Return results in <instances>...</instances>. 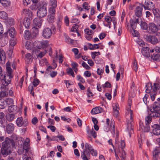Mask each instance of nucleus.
<instances>
[{"label":"nucleus","mask_w":160,"mask_h":160,"mask_svg":"<svg viewBox=\"0 0 160 160\" xmlns=\"http://www.w3.org/2000/svg\"><path fill=\"white\" fill-rule=\"evenodd\" d=\"M6 66L8 74L6 75L4 73L2 75V78L0 79L2 85L5 86H8L10 83L11 79L13 77L12 74V70L10 67V63L8 62Z\"/></svg>","instance_id":"1"},{"label":"nucleus","mask_w":160,"mask_h":160,"mask_svg":"<svg viewBox=\"0 0 160 160\" xmlns=\"http://www.w3.org/2000/svg\"><path fill=\"white\" fill-rule=\"evenodd\" d=\"M38 5L40 8H39L37 12V15L40 18H43L47 14V3L44 1H41L39 2Z\"/></svg>","instance_id":"2"},{"label":"nucleus","mask_w":160,"mask_h":160,"mask_svg":"<svg viewBox=\"0 0 160 160\" xmlns=\"http://www.w3.org/2000/svg\"><path fill=\"white\" fill-rule=\"evenodd\" d=\"M14 142L12 139H10L8 138H6L5 140L2 143V147L10 148V147L12 146V147L15 146Z\"/></svg>","instance_id":"3"},{"label":"nucleus","mask_w":160,"mask_h":160,"mask_svg":"<svg viewBox=\"0 0 160 160\" xmlns=\"http://www.w3.org/2000/svg\"><path fill=\"white\" fill-rule=\"evenodd\" d=\"M146 87H147L146 90V92L147 93H149L150 92H156L159 88V84L157 83H154L153 87H152L151 83H148L146 86Z\"/></svg>","instance_id":"4"},{"label":"nucleus","mask_w":160,"mask_h":160,"mask_svg":"<svg viewBox=\"0 0 160 160\" xmlns=\"http://www.w3.org/2000/svg\"><path fill=\"white\" fill-rule=\"evenodd\" d=\"M29 139L27 138L26 141H25L23 144V147L22 150H19L18 153L19 154H21L24 152L25 153H28L29 150H30V148L29 143Z\"/></svg>","instance_id":"5"},{"label":"nucleus","mask_w":160,"mask_h":160,"mask_svg":"<svg viewBox=\"0 0 160 160\" xmlns=\"http://www.w3.org/2000/svg\"><path fill=\"white\" fill-rule=\"evenodd\" d=\"M148 32L151 34H154L158 31V25L156 26L154 23L151 22L148 25Z\"/></svg>","instance_id":"6"},{"label":"nucleus","mask_w":160,"mask_h":160,"mask_svg":"<svg viewBox=\"0 0 160 160\" xmlns=\"http://www.w3.org/2000/svg\"><path fill=\"white\" fill-rule=\"evenodd\" d=\"M144 38L147 41L152 44H156L158 42V39L154 36L144 35Z\"/></svg>","instance_id":"7"},{"label":"nucleus","mask_w":160,"mask_h":160,"mask_svg":"<svg viewBox=\"0 0 160 160\" xmlns=\"http://www.w3.org/2000/svg\"><path fill=\"white\" fill-rule=\"evenodd\" d=\"M85 149H84L82 152V154L81 155V157L83 160H89V159L87 158L86 157V155L85 154V152H87V150H88L89 152L91 151L93 149L91 146L88 143H86L85 145Z\"/></svg>","instance_id":"8"},{"label":"nucleus","mask_w":160,"mask_h":160,"mask_svg":"<svg viewBox=\"0 0 160 160\" xmlns=\"http://www.w3.org/2000/svg\"><path fill=\"white\" fill-rule=\"evenodd\" d=\"M152 120L151 118L149 116H147L145 118V121L146 122L145 126L142 128V129L144 132H148L149 130V127L148 124L150 123Z\"/></svg>","instance_id":"9"},{"label":"nucleus","mask_w":160,"mask_h":160,"mask_svg":"<svg viewBox=\"0 0 160 160\" xmlns=\"http://www.w3.org/2000/svg\"><path fill=\"white\" fill-rule=\"evenodd\" d=\"M4 34L5 36H7L8 38L9 36H10L11 38H13L16 35V32L13 28H11Z\"/></svg>","instance_id":"10"},{"label":"nucleus","mask_w":160,"mask_h":160,"mask_svg":"<svg viewBox=\"0 0 160 160\" xmlns=\"http://www.w3.org/2000/svg\"><path fill=\"white\" fill-rule=\"evenodd\" d=\"M142 7H143L145 9L152 10L154 8V4L151 1H147L145 2V5H142Z\"/></svg>","instance_id":"11"},{"label":"nucleus","mask_w":160,"mask_h":160,"mask_svg":"<svg viewBox=\"0 0 160 160\" xmlns=\"http://www.w3.org/2000/svg\"><path fill=\"white\" fill-rule=\"evenodd\" d=\"M52 35L51 30L49 28H45L43 31L42 36L44 38H50Z\"/></svg>","instance_id":"12"},{"label":"nucleus","mask_w":160,"mask_h":160,"mask_svg":"<svg viewBox=\"0 0 160 160\" xmlns=\"http://www.w3.org/2000/svg\"><path fill=\"white\" fill-rule=\"evenodd\" d=\"M9 38L7 36H5V34L0 38V46L3 47L6 45L8 42Z\"/></svg>","instance_id":"13"},{"label":"nucleus","mask_w":160,"mask_h":160,"mask_svg":"<svg viewBox=\"0 0 160 160\" xmlns=\"http://www.w3.org/2000/svg\"><path fill=\"white\" fill-rule=\"evenodd\" d=\"M141 6H137L134 10L135 15L138 18L142 16V11L143 7H142V4H140Z\"/></svg>","instance_id":"14"},{"label":"nucleus","mask_w":160,"mask_h":160,"mask_svg":"<svg viewBox=\"0 0 160 160\" xmlns=\"http://www.w3.org/2000/svg\"><path fill=\"white\" fill-rule=\"evenodd\" d=\"M42 19L40 18H35L33 21V26L34 27L39 28L42 25Z\"/></svg>","instance_id":"15"},{"label":"nucleus","mask_w":160,"mask_h":160,"mask_svg":"<svg viewBox=\"0 0 160 160\" xmlns=\"http://www.w3.org/2000/svg\"><path fill=\"white\" fill-rule=\"evenodd\" d=\"M1 152L2 156L5 157L10 154L11 150L10 148H6L2 147L1 150Z\"/></svg>","instance_id":"16"},{"label":"nucleus","mask_w":160,"mask_h":160,"mask_svg":"<svg viewBox=\"0 0 160 160\" xmlns=\"http://www.w3.org/2000/svg\"><path fill=\"white\" fill-rule=\"evenodd\" d=\"M151 112V113L150 114L149 116L151 118H153L154 119H157L158 118H160V111H152V109L150 110Z\"/></svg>","instance_id":"17"},{"label":"nucleus","mask_w":160,"mask_h":160,"mask_svg":"<svg viewBox=\"0 0 160 160\" xmlns=\"http://www.w3.org/2000/svg\"><path fill=\"white\" fill-rule=\"evenodd\" d=\"M16 123L18 127L23 126L25 127L27 124V122L25 121H23L22 117L18 118H17Z\"/></svg>","instance_id":"18"},{"label":"nucleus","mask_w":160,"mask_h":160,"mask_svg":"<svg viewBox=\"0 0 160 160\" xmlns=\"http://www.w3.org/2000/svg\"><path fill=\"white\" fill-rule=\"evenodd\" d=\"M139 20V18H136L135 19H131L130 23V26L132 29H135L137 27V23H138V21Z\"/></svg>","instance_id":"19"},{"label":"nucleus","mask_w":160,"mask_h":160,"mask_svg":"<svg viewBox=\"0 0 160 160\" xmlns=\"http://www.w3.org/2000/svg\"><path fill=\"white\" fill-rule=\"evenodd\" d=\"M6 60L5 54L3 50L0 48V63L2 64L5 63Z\"/></svg>","instance_id":"20"},{"label":"nucleus","mask_w":160,"mask_h":160,"mask_svg":"<svg viewBox=\"0 0 160 160\" xmlns=\"http://www.w3.org/2000/svg\"><path fill=\"white\" fill-rule=\"evenodd\" d=\"M6 126V131L8 134L12 133L14 129V125L10 123L7 124Z\"/></svg>","instance_id":"21"},{"label":"nucleus","mask_w":160,"mask_h":160,"mask_svg":"<svg viewBox=\"0 0 160 160\" xmlns=\"http://www.w3.org/2000/svg\"><path fill=\"white\" fill-rule=\"evenodd\" d=\"M142 54L145 57H150L149 48L148 47H143L142 50Z\"/></svg>","instance_id":"22"},{"label":"nucleus","mask_w":160,"mask_h":160,"mask_svg":"<svg viewBox=\"0 0 160 160\" xmlns=\"http://www.w3.org/2000/svg\"><path fill=\"white\" fill-rule=\"evenodd\" d=\"M159 125L157 124L153 125L152 127L154 128L152 130V132L153 134L156 135H159L160 134V128Z\"/></svg>","instance_id":"23"},{"label":"nucleus","mask_w":160,"mask_h":160,"mask_svg":"<svg viewBox=\"0 0 160 160\" xmlns=\"http://www.w3.org/2000/svg\"><path fill=\"white\" fill-rule=\"evenodd\" d=\"M102 109L100 107H97L93 108L91 111V113L92 114H96L102 112Z\"/></svg>","instance_id":"24"},{"label":"nucleus","mask_w":160,"mask_h":160,"mask_svg":"<svg viewBox=\"0 0 160 160\" xmlns=\"http://www.w3.org/2000/svg\"><path fill=\"white\" fill-rule=\"evenodd\" d=\"M127 129L130 134V136L131 137V134L133 132V128L131 122H128Z\"/></svg>","instance_id":"25"},{"label":"nucleus","mask_w":160,"mask_h":160,"mask_svg":"<svg viewBox=\"0 0 160 160\" xmlns=\"http://www.w3.org/2000/svg\"><path fill=\"white\" fill-rule=\"evenodd\" d=\"M160 111V103L155 102L153 105V108L152 111Z\"/></svg>","instance_id":"26"},{"label":"nucleus","mask_w":160,"mask_h":160,"mask_svg":"<svg viewBox=\"0 0 160 160\" xmlns=\"http://www.w3.org/2000/svg\"><path fill=\"white\" fill-rule=\"evenodd\" d=\"M32 57L30 53H27L25 55V60L27 64H30L32 61Z\"/></svg>","instance_id":"27"},{"label":"nucleus","mask_w":160,"mask_h":160,"mask_svg":"<svg viewBox=\"0 0 160 160\" xmlns=\"http://www.w3.org/2000/svg\"><path fill=\"white\" fill-rule=\"evenodd\" d=\"M119 149V155L121 158V160H125L126 157V153L125 151L123 149H121V150Z\"/></svg>","instance_id":"28"},{"label":"nucleus","mask_w":160,"mask_h":160,"mask_svg":"<svg viewBox=\"0 0 160 160\" xmlns=\"http://www.w3.org/2000/svg\"><path fill=\"white\" fill-rule=\"evenodd\" d=\"M23 24L26 28H28L30 25V19L28 18H24L23 20Z\"/></svg>","instance_id":"29"},{"label":"nucleus","mask_w":160,"mask_h":160,"mask_svg":"<svg viewBox=\"0 0 160 160\" xmlns=\"http://www.w3.org/2000/svg\"><path fill=\"white\" fill-rule=\"evenodd\" d=\"M8 111L10 112L15 113L18 111L17 106L16 105H11L9 107Z\"/></svg>","instance_id":"30"},{"label":"nucleus","mask_w":160,"mask_h":160,"mask_svg":"<svg viewBox=\"0 0 160 160\" xmlns=\"http://www.w3.org/2000/svg\"><path fill=\"white\" fill-rule=\"evenodd\" d=\"M7 105V103L6 100L0 99V108L3 109L5 108Z\"/></svg>","instance_id":"31"},{"label":"nucleus","mask_w":160,"mask_h":160,"mask_svg":"<svg viewBox=\"0 0 160 160\" xmlns=\"http://www.w3.org/2000/svg\"><path fill=\"white\" fill-rule=\"evenodd\" d=\"M99 44H92L91 43H89V49L91 50H93L96 49H98L99 48Z\"/></svg>","instance_id":"32"},{"label":"nucleus","mask_w":160,"mask_h":160,"mask_svg":"<svg viewBox=\"0 0 160 160\" xmlns=\"http://www.w3.org/2000/svg\"><path fill=\"white\" fill-rule=\"evenodd\" d=\"M8 18V14L5 12H0V18L3 19H6Z\"/></svg>","instance_id":"33"},{"label":"nucleus","mask_w":160,"mask_h":160,"mask_svg":"<svg viewBox=\"0 0 160 160\" xmlns=\"http://www.w3.org/2000/svg\"><path fill=\"white\" fill-rule=\"evenodd\" d=\"M55 17L53 14H50L48 16V20L50 23H52L54 22Z\"/></svg>","instance_id":"34"},{"label":"nucleus","mask_w":160,"mask_h":160,"mask_svg":"<svg viewBox=\"0 0 160 160\" xmlns=\"http://www.w3.org/2000/svg\"><path fill=\"white\" fill-rule=\"evenodd\" d=\"M7 121L4 118L0 119V126L3 128H5L7 124Z\"/></svg>","instance_id":"35"},{"label":"nucleus","mask_w":160,"mask_h":160,"mask_svg":"<svg viewBox=\"0 0 160 160\" xmlns=\"http://www.w3.org/2000/svg\"><path fill=\"white\" fill-rule=\"evenodd\" d=\"M0 2L4 7H8L10 3V2L7 0H0Z\"/></svg>","instance_id":"36"},{"label":"nucleus","mask_w":160,"mask_h":160,"mask_svg":"<svg viewBox=\"0 0 160 160\" xmlns=\"http://www.w3.org/2000/svg\"><path fill=\"white\" fill-rule=\"evenodd\" d=\"M140 25L141 28L144 30H148V25L147 23L141 21Z\"/></svg>","instance_id":"37"},{"label":"nucleus","mask_w":160,"mask_h":160,"mask_svg":"<svg viewBox=\"0 0 160 160\" xmlns=\"http://www.w3.org/2000/svg\"><path fill=\"white\" fill-rule=\"evenodd\" d=\"M160 153V149L156 148L153 152V157H158V154Z\"/></svg>","instance_id":"38"},{"label":"nucleus","mask_w":160,"mask_h":160,"mask_svg":"<svg viewBox=\"0 0 160 160\" xmlns=\"http://www.w3.org/2000/svg\"><path fill=\"white\" fill-rule=\"evenodd\" d=\"M16 39L14 38H11L10 40V47H13L16 45Z\"/></svg>","instance_id":"39"},{"label":"nucleus","mask_w":160,"mask_h":160,"mask_svg":"<svg viewBox=\"0 0 160 160\" xmlns=\"http://www.w3.org/2000/svg\"><path fill=\"white\" fill-rule=\"evenodd\" d=\"M31 33L28 30H26L24 34V37L26 39H29L30 37Z\"/></svg>","instance_id":"40"},{"label":"nucleus","mask_w":160,"mask_h":160,"mask_svg":"<svg viewBox=\"0 0 160 160\" xmlns=\"http://www.w3.org/2000/svg\"><path fill=\"white\" fill-rule=\"evenodd\" d=\"M7 119L9 121H12L15 117V114H10L7 115Z\"/></svg>","instance_id":"41"},{"label":"nucleus","mask_w":160,"mask_h":160,"mask_svg":"<svg viewBox=\"0 0 160 160\" xmlns=\"http://www.w3.org/2000/svg\"><path fill=\"white\" fill-rule=\"evenodd\" d=\"M25 47L28 50H31L32 48V43L29 41L26 42L25 43Z\"/></svg>","instance_id":"42"},{"label":"nucleus","mask_w":160,"mask_h":160,"mask_svg":"<svg viewBox=\"0 0 160 160\" xmlns=\"http://www.w3.org/2000/svg\"><path fill=\"white\" fill-rule=\"evenodd\" d=\"M48 42L47 41H42L40 42L41 47L43 48L47 47L48 46Z\"/></svg>","instance_id":"43"},{"label":"nucleus","mask_w":160,"mask_h":160,"mask_svg":"<svg viewBox=\"0 0 160 160\" xmlns=\"http://www.w3.org/2000/svg\"><path fill=\"white\" fill-rule=\"evenodd\" d=\"M32 33L33 35L35 36L39 33V30L38 28L34 27L32 29Z\"/></svg>","instance_id":"44"},{"label":"nucleus","mask_w":160,"mask_h":160,"mask_svg":"<svg viewBox=\"0 0 160 160\" xmlns=\"http://www.w3.org/2000/svg\"><path fill=\"white\" fill-rule=\"evenodd\" d=\"M24 76H23L21 78L20 80V81L19 82V83L18 82V83H16V85L17 86V87L18 86H20V88H21L22 87V85L23 84V82L24 81Z\"/></svg>","instance_id":"45"},{"label":"nucleus","mask_w":160,"mask_h":160,"mask_svg":"<svg viewBox=\"0 0 160 160\" xmlns=\"http://www.w3.org/2000/svg\"><path fill=\"white\" fill-rule=\"evenodd\" d=\"M135 29L131 30V32L133 37H138L139 35V33Z\"/></svg>","instance_id":"46"},{"label":"nucleus","mask_w":160,"mask_h":160,"mask_svg":"<svg viewBox=\"0 0 160 160\" xmlns=\"http://www.w3.org/2000/svg\"><path fill=\"white\" fill-rule=\"evenodd\" d=\"M155 16L156 17H158L159 15V11L158 9L156 8L153 9L152 10Z\"/></svg>","instance_id":"47"},{"label":"nucleus","mask_w":160,"mask_h":160,"mask_svg":"<svg viewBox=\"0 0 160 160\" xmlns=\"http://www.w3.org/2000/svg\"><path fill=\"white\" fill-rule=\"evenodd\" d=\"M50 4L51 7L56 8L57 6V2L56 0H50Z\"/></svg>","instance_id":"48"},{"label":"nucleus","mask_w":160,"mask_h":160,"mask_svg":"<svg viewBox=\"0 0 160 160\" xmlns=\"http://www.w3.org/2000/svg\"><path fill=\"white\" fill-rule=\"evenodd\" d=\"M67 72L69 74H71L73 77H74V73L72 69L71 68H69L67 69Z\"/></svg>","instance_id":"49"},{"label":"nucleus","mask_w":160,"mask_h":160,"mask_svg":"<svg viewBox=\"0 0 160 160\" xmlns=\"http://www.w3.org/2000/svg\"><path fill=\"white\" fill-rule=\"evenodd\" d=\"M151 58L153 60H155V61H157L159 59L160 55L158 54H157L155 55H152Z\"/></svg>","instance_id":"50"},{"label":"nucleus","mask_w":160,"mask_h":160,"mask_svg":"<svg viewBox=\"0 0 160 160\" xmlns=\"http://www.w3.org/2000/svg\"><path fill=\"white\" fill-rule=\"evenodd\" d=\"M150 95L151 96V98L152 101H154L155 98V96L156 95L157 92H150Z\"/></svg>","instance_id":"51"},{"label":"nucleus","mask_w":160,"mask_h":160,"mask_svg":"<svg viewBox=\"0 0 160 160\" xmlns=\"http://www.w3.org/2000/svg\"><path fill=\"white\" fill-rule=\"evenodd\" d=\"M56 8L53 7H51V8H50L49 9V12L50 14L53 15L54 14L55 12V8Z\"/></svg>","instance_id":"52"},{"label":"nucleus","mask_w":160,"mask_h":160,"mask_svg":"<svg viewBox=\"0 0 160 160\" xmlns=\"http://www.w3.org/2000/svg\"><path fill=\"white\" fill-rule=\"evenodd\" d=\"M82 66L85 68L86 69L89 70L90 69V67L85 62H83L82 63Z\"/></svg>","instance_id":"53"},{"label":"nucleus","mask_w":160,"mask_h":160,"mask_svg":"<svg viewBox=\"0 0 160 160\" xmlns=\"http://www.w3.org/2000/svg\"><path fill=\"white\" fill-rule=\"evenodd\" d=\"M105 19L106 21L108 23H111V22L112 20V18L109 16L106 17L105 18Z\"/></svg>","instance_id":"54"},{"label":"nucleus","mask_w":160,"mask_h":160,"mask_svg":"<svg viewBox=\"0 0 160 160\" xmlns=\"http://www.w3.org/2000/svg\"><path fill=\"white\" fill-rule=\"evenodd\" d=\"M133 68L135 72H137L138 69V67L137 62L135 61L133 64Z\"/></svg>","instance_id":"55"},{"label":"nucleus","mask_w":160,"mask_h":160,"mask_svg":"<svg viewBox=\"0 0 160 160\" xmlns=\"http://www.w3.org/2000/svg\"><path fill=\"white\" fill-rule=\"evenodd\" d=\"M13 47H9V49L8 50V54L9 56H11L13 53Z\"/></svg>","instance_id":"56"},{"label":"nucleus","mask_w":160,"mask_h":160,"mask_svg":"<svg viewBox=\"0 0 160 160\" xmlns=\"http://www.w3.org/2000/svg\"><path fill=\"white\" fill-rule=\"evenodd\" d=\"M114 123V122H113L112 121H111L110 123V126L111 128V129L113 131L114 133L115 134V126L113 125Z\"/></svg>","instance_id":"57"},{"label":"nucleus","mask_w":160,"mask_h":160,"mask_svg":"<svg viewBox=\"0 0 160 160\" xmlns=\"http://www.w3.org/2000/svg\"><path fill=\"white\" fill-rule=\"evenodd\" d=\"M88 3L86 2H84L83 5L82 7L84 8L86 10H88L89 9V6H88Z\"/></svg>","instance_id":"58"},{"label":"nucleus","mask_w":160,"mask_h":160,"mask_svg":"<svg viewBox=\"0 0 160 160\" xmlns=\"http://www.w3.org/2000/svg\"><path fill=\"white\" fill-rule=\"evenodd\" d=\"M113 111L119 110L118 105L117 104H113L112 105Z\"/></svg>","instance_id":"59"},{"label":"nucleus","mask_w":160,"mask_h":160,"mask_svg":"<svg viewBox=\"0 0 160 160\" xmlns=\"http://www.w3.org/2000/svg\"><path fill=\"white\" fill-rule=\"evenodd\" d=\"M74 25V26L72 27L71 30V31L73 32H75L77 31V29L78 28V25H77L76 24H75Z\"/></svg>","instance_id":"60"},{"label":"nucleus","mask_w":160,"mask_h":160,"mask_svg":"<svg viewBox=\"0 0 160 160\" xmlns=\"http://www.w3.org/2000/svg\"><path fill=\"white\" fill-rule=\"evenodd\" d=\"M77 78L78 80H79L80 82L82 83L85 82V80L80 75H78L77 76Z\"/></svg>","instance_id":"61"},{"label":"nucleus","mask_w":160,"mask_h":160,"mask_svg":"<svg viewBox=\"0 0 160 160\" xmlns=\"http://www.w3.org/2000/svg\"><path fill=\"white\" fill-rule=\"evenodd\" d=\"M46 52H47L46 51H45L44 52H41L38 54V56L41 58L45 55Z\"/></svg>","instance_id":"62"},{"label":"nucleus","mask_w":160,"mask_h":160,"mask_svg":"<svg viewBox=\"0 0 160 160\" xmlns=\"http://www.w3.org/2000/svg\"><path fill=\"white\" fill-rule=\"evenodd\" d=\"M91 134L94 138H96L97 136L96 132L94 131L93 128H92L91 131Z\"/></svg>","instance_id":"63"},{"label":"nucleus","mask_w":160,"mask_h":160,"mask_svg":"<svg viewBox=\"0 0 160 160\" xmlns=\"http://www.w3.org/2000/svg\"><path fill=\"white\" fill-rule=\"evenodd\" d=\"M90 152L93 156H96L97 155V153L96 151L94 150L93 149Z\"/></svg>","instance_id":"64"}]
</instances>
